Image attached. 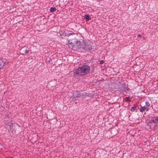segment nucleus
<instances>
[{"instance_id":"1a4fd4ad","label":"nucleus","mask_w":158,"mask_h":158,"mask_svg":"<svg viewBox=\"0 0 158 158\" xmlns=\"http://www.w3.org/2000/svg\"><path fill=\"white\" fill-rule=\"evenodd\" d=\"M56 9L55 7H51L50 9V11L51 12H53L56 11Z\"/></svg>"},{"instance_id":"f03ea898","label":"nucleus","mask_w":158,"mask_h":158,"mask_svg":"<svg viewBox=\"0 0 158 158\" xmlns=\"http://www.w3.org/2000/svg\"><path fill=\"white\" fill-rule=\"evenodd\" d=\"M79 44L77 45L78 51L83 52L84 51L89 52L92 49V46L89 42H85L84 41L81 42L79 41Z\"/></svg>"},{"instance_id":"7ed1b4c3","label":"nucleus","mask_w":158,"mask_h":158,"mask_svg":"<svg viewBox=\"0 0 158 158\" xmlns=\"http://www.w3.org/2000/svg\"><path fill=\"white\" fill-rule=\"evenodd\" d=\"M79 41H76L74 43L72 42H71L69 44V47L71 49H73V50L78 51V49L77 45L80 44Z\"/></svg>"},{"instance_id":"423d86ee","label":"nucleus","mask_w":158,"mask_h":158,"mask_svg":"<svg viewBox=\"0 0 158 158\" xmlns=\"http://www.w3.org/2000/svg\"><path fill=\"white\" fill-rule=\"evenodd\" d=\"M5 62L2 59H0V69H2L3 67Z\"/></svg>"},{"instance_id":"dca6fc26","label":"nucleus","mask_w":158,"mask_h":158,"mask_svg":"<svg viewBox=\"0 0 158 158\" xmlns=\"http://www.w3.org/2000/svg\"><path fill=\"white\" fill-rule=\"evenodd\" d=\"M2 144L0 143V149H2Z\"/></svg>"},{"instance_id":"9b49d317","label":"nucleus","mask_w":158,"mask_h":158,"mask_svg":"<svg viewBox=\"0 0 158 158\" xmlns=\"http://www.w3.org/2000/svg\"><path fill=\"white\" fill-rule=\"evenodd\" d=\"M74 97L75 98H78L80 97V94H75L74 95Z\"/></svg>"},{"instance_id":"9d476101","label":"nucleus","mask_w":158,"mask_h":158,"mask_svg":"<svg viewBox=\"0 0 158 158\" xmlns=\"http://www.w3.org/2000/svg\"><path fill=\"white\" fill-rule=\"evenodd\" d=\"M150 105V104L149 103V102H148V101H146L145 102V106L146 107H147L148 108V107H149V106Z\"/></svg>"},{"instance_id":"f3484780","label":"nucleus","mask_w":158,"mask_h":158,"mask_svg":"<svg viewBox=\"0 0 158 158\" xmlns=\"http://www.w3.org/2000/svg\"><path fill=\"white\" fill-rule=\"evenodd\" d=\"M141 36V35H140V34H139L138 35V37H140Z\"/></svg>"},{"instance_id":"20e7f679","label":"nucleus","mask_w":158,"mask_h":158,"mask_svg":"<svg viewBox=\"0 0 158 158\" xmlns=\"http://www.w3.org/2000/svg\"><path fill=\"white\" fill-rule=\"evenodd\" d=\"M151 121L154 123H158V116H156L152 117Z\"/></svg>"},{"instance_id":"6e6552de","label":"nucleus","mask_w":158,"mask_h":158,"mask_svg":"<svg viewBox=\"0 0 158 158\" xmlns=\"http://www.w3.org/2000/svg\"><path fill=\"white\" fill-rule=\"evenodd\" d=\"M84 19H85L87 21H88L91 18L89 15H85L84 16Z\"/></svg>"},{"instance_id":"f8f14e48","label":"nucleus","mask_w":158,"mask_h":158,"mask_svg":"<svg viewBox=\"0 0 158 158\" xmlns=\"http://www.w3.org/2000/svg\"><path fill=\"white\" fill-rule=\"evenodd\" d=\"M135 109V107L134 106H133L131 108V111H133Z\"/></svg>"},{"instance_id":"39448f33","label":"nucleus","mask_w":158,"mask_h":158,"mask_svg":"<svg viewBox=\"0 0 158 158\" xmlns=\"http://www.w3.org/2000/svg\"><path fill=\"white\" fill-rule=\"evenodd\" d=\"M139 110L140 112L143 113V112H144L145 110H146V111H148V108L146 107L145 106H141Z\"/></svg>"},{"instance_id":"4468645a","label":"nucleus","mask_w":158,"mask_h":158,"mask_svg":"<svg viewBox=\"0 0 158 158\" xmlns=\"http://www.w3.org/2000/svg\"><path fill=\"white\" fill-rule=\"evenodd\" d=\"M29 51V50H26L25 52H24V53H28V52Z\"/></svg>"},{"instance_id":"0eeeda50","label":"nucleus","mask_w":158,"mask_h":158,"mask_svg":"<svg viewBox=\"0 0 158 158\" xmlns=\"http://www.w3.org/2000/svg\"><path fill=\"white\" fill-rule=\"evenodd\" d=\"M80 95L81 96L83 97H85L86 96H87V93L85 92H83V93H80Z\"/></svg>"},{"instance_id":"f257e3e1","label":"nucleus","mask_w":158,"mask_h":158,"mask_svg":"<svg viewBox=\"0 0 158 158\" xmlns=\"http://www.w3.org/2000/svg\"><path fill=\"white\" fill-rule=\"evenodd\" d=\"M90 71V67L87 65H85L81 67H79L76 69L74 73L77 76H82L87 74L89 73Z\"/></svg>"},{"instance_id":"2eb2a0df","label":"nucleus","mask_w":158,"mask_h":158,"mask_svg":"<svg viewBox=\"0 0 158 158\" xmlns=\"http://www.w3.org/2000/svg\"><path fill=\"white\" fill-rule=\"evenodd\" d=\"M103 63H104V61L102 60L100 61V64H103Z\"/></svg>"},{"instance_id":"ddd939ff","label":"nucleus","mask_w":158,"mask_h":158,"mask_svg":"<svg viewBox=\"0 0 158 158\" xmlns=\"http://www.w3.org/2000/svg\"><path fill=\"white\" fill-rule=\"evenodd\" d=\"M125 99H126V100L127 101H130L129 98V97H126L125 98Z\"/></svg>"}]
</instances>
